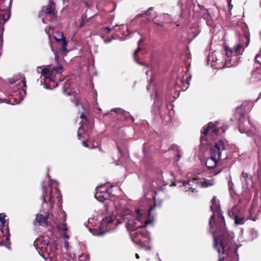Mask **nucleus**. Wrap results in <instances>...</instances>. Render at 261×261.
I'll return each mask as SVG.
<instances>
[{
	"mask_svg": "<svg viewBox=\"0 0 261 261\" xmlns=\"http://www.w3.org/2000/svg\"><path fill=\"white\" fill-rule=\"evenodd\" d=\"M260 57V56L259 55H257L255 57V62H256L257 63H259V61L258 60V58Z\"/></svg>",
	"mask_w": 261,
	"mask_h": 261,
	"instance_id": "obj_34",
	"label": "nucleus"
},
{
	"mask_svg": "<svg viewBox=\"0 0 261 261\" xmlns=\"http://www.w3.org/2000/svg\"><path fill=\"white\" fill-rule=\"evenodd\" d=\"M81 19L85 21H87L88 20V19L87 18V14L86 13L82 14Z\"/></svg>",
	"mask_w": 261,
	"mask_h": 261,
	"instance_id": "obj_29",
	"label": "nucleus"
},
{
	"mask_svg": "<svg viewBox=\"0 0 261 261\" xmlns=\"http://www.w3.org/2000/svg\"><path fill=\"white\" fill-rule=\"evenodd\" d=\"M104 31L105 32H106L107 33H109L111 31V29H110L109 27H106V28H104Z\"/></svg>",
	"mask_w": 261,
	"mask_h": 261,
	"instance_id": "obj_32",
	"label": "nucleus"
},
{
	"mask_svg": "<svg viewBox=\"0 0 261 261\" xmlns=\"http://www.w3.org/2000/svg\"><path fill=\"white\" fill-rule=\"evenodd\" d=\"M1 10H3V12H5V8H4L3 9H1ZM8 10H7V11H8Z\"/></svg>",
	"mask_w": 261,
	"mask_h": 261,
	"instance_id": "obj_49",
	"label": "nucleus"
},
{
	"mask_svg": "<svg viewBox=\"0 0 261 261\" xmlns=\"http://www.w3.org/2000/svg\"><path fill=\"white\" fill-rule=\"evenodd\" d=\"M242 42H245V47L248 46L250 43V36L249 33H245L241 37Z\"/></svg>",
	"mask_w": 261,
	"mask_h": 261,
	"instance_id": "obj_17",
	"label": "nucleus"
},
{
	"mask_svg": "<svg viewBox=\"0 0 261 261\" xmlns=\"http://www.w3.org/2000/svg\"><path fill=\"white\" fill-rule=\"evenodd\" d=\"M55 192L57 194V198L60 201L61 200V198L62 197L60 191H59V190L58 189L56 188Z\"/></svg>",
	"mask_w": 261,
	"mask_h": 261,
	"instance_id": "obj_26",
	"label": "nucleus"
},
{
	"mask_svg": "<svg viewBox=\"0 0 261 261\" xmlns=\"http://www.w3.org/2000/svg\"><path fill=\"white\" fill-rule=\"evenodd\" d=\"M48 219V214L46 213L45 215L38 214L36 215V219L34 221V224L36 225L37 223L39 224L44 223L47 225V219Z\"/></svg>",
	"mask_w": 261,
	"mask_h": 261,
	"instance_id": "obj_11",
	"label": "nucleus"
},
{
	"mask_svg": "<svg viewBox=\"0 0 261 261\" xmlns=\"http://www.w3.org/2000/svg\"><path fill=\"white\" fill-rule=\"evenodd\" d=\"M63 71V67L62 65L58 66H48L47 67L44 68L41 71V75L44 76L45 79V82L48 85L49 87H56L57 84L55 83V76L57 74H60Z\"/></svg>",
	"mask_w": 261,
	"mask_h": 261,
	"instance_id": "obj_2",
	"label": "nucleus"
},
{
	"mask_svg": "<svg viewBox=\"0 0 261 261\" xmlns=\"http://www.w3.org/2000/svg\"><path fill=\"white\" fill-rule=\"evenodd\" d=\"M225 257L219 256V260L218 261H224Z\"/></svg>",
	"mask_w": 261,
	"mask_h": 261,
	"instance_id": "obj_39",
	"label": "nucleus"
},
{
	"mask_svg": "<svg viewBox=\"0 0 261 261\" xmlns=\"http://www.w3.org/2000/svg\"><path fill=\"white\" fill-rule=\"evenodd\" d=\"M182 185L187 188L188 190H191L193 193L196 191L197 186L199 185L198 178H193L188 181H182Z\"/></svg>",
	"mask_w": 261,
	"mask_h": 261,
	"instance_id": "obj_8",
	"label": "nucleus"
},
{
	"mask_svg": "<svg viewBox=\"0 0 261 261\" xmlns=\"http://www.w3.org/2000/svg\"><path fill=\"white\" fill-rule=\"evenodd\" d=\"M12 0H9V6H8V8H10L11 7V6H12Z\"/></svg>",
	"mask_w": 261,
	"mask_h": 261,
	"instance_id": "obj_38",
	"label": "nucleus"
},
{
	"mask_svg": "<svg viewBox=\"0 0 261 261\" xmlns=\"http://www.w3.org/2000/svg\"><path fill=\"white\" fill-rule=\"evenodd\" d=\"M125 114L126 115V118L127 117H130L133 120H134V118L133 117H132V116H130V115H129V113H125Z\"/></svg>",
	"mask_w": 261,
	"mask_h": 261,
	"instance_id": "obj_36",
	"label": "nucleus"
},
{
	"mask_svg": "<svg viewBox=\"0 0 261 261\" xmlns=\"http://www.w3.org/2000/svg\"><path fill=\"white\" fill-rule=\"evenodd\" d=\"M74 104L76 106H79V105L80 104V100L79 99H75V101L74 102Z\"/></svg>",
	"mask_w": 261,
	"mask_h": 261,
	"instance_id": "obj_35",
	"label": "nucleus"
},
{
	"mask_svg": "<svg viewBox=\"0 0 261 261\" xmlns=\"http://www.w3.org/2000/svg\"><path fill=\"white\" fill-rule=\"evenodd\" d=\"M83 145L84 146H85V147H87V148H92L91 147H90L89 146V144H88V142L87 141H83Z\"/></svg>",
	"mask_w": 261,
	"mask_h": 261,
	"instance_id": "obj_31",
	"label": "nucleus"
},
{
	"mask_svg": "<svg viewBox=\"0 0 261 261\" xmlns=\"http://www.w3.org/2000/svg\"><path fill=\"white\" fill-rule=\"evenodd\" d=\"M245 222V218L236 215L234 218V222L237 225L243 224Z\"/></svg>",
	"mask_w": 261,
	"mask_h": 261,
	"instance_id": "obj_19",
	"label": "nucleus"
},
{
	"mask_svg": "<svg viewBox=\"0 0 261 261\" xmlns=\"http://www.w3.org/2000/svg\"><path fill=\"white\" fill-rule=\"evenodd\" d=\"M143 233L139 231L135 232L133 234V240L137 244H140L142 242V238L143 237Z\"/></svg>",
	"mask_w": 261,
	"mask_h": 261,
	"instance_id": "obj_15",
	"label": "nucleus"
},
{
	"mask_svg": "<svg viewBox=\"0 0 261 261\" xmlns=\"http://www.w3.org/2000/svg\"><path fill=\"white\" fill-rule=\"evenodd\" d=\"M244 49L245 47L244 45L241 43L238 44L235 47L234 50L227 46H224L225 55L227 57V58L242 55L244 51Z\"/></svg>",
	"mask_w": 261,
	"mask_h": 261,
	"instance_id": "obj_6",
	"label": "nucleus"
},
{
	"mask_svg": "<svg viewBox=\"0 0 261 261\" xmlns=\"http://www.w3.org/2000/svg\"><path fill=\"white\" fill-rule=\"evenodd\" d=\"M18 85L20 86L21 88H23L22 90L24 92V93L26 92L27 84L25 77H23L21 79V80L18 84Z\"/></svg>",
	"mask_w": 261,
	"mask_h": 261,
	"instance_id": "obj_21",
	"label": "nucleus"
},
{
	"mask_svg": "<svg viewBox=\"0 0 261 261\" xmlns=\"http://www.w3.org/2000/svg\"><path fill=\"white\" fill-rule=\"evenodd\" d=\"M68 243H67L66 244V246H68Z\"/></svg>",
	"mask_w": 261,
	"mask_h": 261,
	"instance_id": "obj_53",
	"label": "nucleus"
},
{
	"mask_svg": "<svg viewBox=\"0 0 261 261\" xmlns=\"http://www.w3.org/2000/svg\"><path fill=\"white\" fill-rule=\"evenodd\" d=\"M5 1H6V0H0V2H1V1H4V2H5Z\"/></svg>",
	"mask_w": 261,
	"mask_h": 261,
	"instance_id": "obj_52",
	"label": "nucleus"
},
{
	"mask_svg": "<svg viewBox=\"0 0 261 261\" xmlns=\"http://www.w3.org/2000/svg\"><path fill=\"white\" fill-rule=\"evenodd\" d=\"M6 214L5 213H0V228H3L5 226L6 221L5 219Z\"/></svg>",
	"mask_w": 261,
	"mask_h": 261,
	"instance_id": "obj_20",
	"label": "nucleus"
},
{
	"mask_svg": "<svg viewBox=\"0 0 261 261\" xmlns=\"http://www.w3.org/2000/svg\"><path fill=\"white\" fill-rule=\"evenodd\" d=\"M94 196L96 199L101 202H103L105 200L109 199L110 197L109 192H106V191H102L101 192H96Z\"/></svg>",
	"mask_w": 261,
	"mask_h": 261,
	"instance_id": "obj_10",
	"label": "nucleus"
},
{
	"mask_svg": "<svg viewBox=\"0 0 261 261\" xmlns=\"http://www.w3.org/2000/svg\"><path fill=\"white\" fill-rule=\"evenodd\" d=\"M136 212H137V213L139 215H140V211H139V210H137Z\"/></svg>",
	"mask_w": 261,
	"mask_h": 261,
	"instance_id": "obj_47",
	"label": "nucleus"
},
{
	"mask_svg": "<svg viewBox=\"0 0 261 261\" xmlns=\"http://www.w3.org/2000/svg\"><path fill=\"white\" fill-rule=\"evenodd\" d=\"M227 128H228V127H227V126H226V125H225V126L223 125V126H222L220 127V128H219V130H220V129H221V130H222V133H225V130L227 129Z\"/></svg>",
	"mask_w": 261,
	"mask_h": 261,
	"instance_id": "obj_30",
	"label": "nucleus"
},
{
	"mask_svg": "<svg viewBox=\"0 0 261 261\" xmlns=\"http://www.w3.org/2000/svg\"><path fill=\"white\" fill-rule=\"evenodd\" d=\"M215 181L214 179H204L202 181H199V185L201 186L202 188H205L214 185Z\"/></svg>",
	"mask_w": 261,
	"mask_h": 261,
	"instance_id": "obj_16",
	"label": "nucleus"
},
{
	"mask_svg": "<svg viewBox=\"0 0 261 261\" xmlns=\"http://www.w3.org/2000/svg\"><path fill=\"white\" fill-rule=\"evenodd\" d=\"M80 118H82V119H84L86 121L87 120L86 116H85V115L84 113L81 114V115L80 116Z\"/></svg>",
	"mask_w": 261,
	"mask_h": 261,
	"instance_id": "obj_33",
	"label": "nucleus"
},
{
	"mask_svg": "<svg viewBox=\"0 0 261 261\" xmlns=\"http://www.w3.org/2000/svg\"><path fill=\"white\" fill-rule=\"evenodd\" d=\"M177 151H178V153L177 154V156L179 158L181 157V155L180 154V153H179V150L178 149H177Z\"/></svg>",
	"mask_w": 261,
	"mask_h": 261,
	"instance_id": "obj_41",
	"label": "nucleus"
},
{
	"mask_svg": "<svg viewBox=\"0 0 261 261\" xmlns=\"http://www.w3.org/2000/svg\"><path fill=\"white\" fill-rule=\"evenodd\" d=\"M41 13L46 16H51L53 19L57 18L58 11L56 8V4L53 0H49L48 4L42 8Z\"/></svg>",
	"mask_w": 261,
	"mask_h": 261,
	"instance_id": "obj_5",
	"label": "nucleus"
},
{
	"mask_svg": "<svg viewBox=\"0 0 261 261\" xmlns=\"http://www.w3.org/2000/svg\"><path fill=\"white\" fill-rule=\"evenodd\" d=\"M43 194L42 195V199L43 202L47 203L45 197L47 196V190L46 186H42Z\"/></svg>",
	"mask_w": 261,
	"mask_h": 261,
	"instance_id": "obj_22",
	"label": "nucleus"
},
{
	"mask_svg": "<svg viewBox=\"0 0 261 261\" xmlns=\"http://www.w3.org/2000/svg\"><path fill=\"white\" fill-rule=\"evenodd\" d=\"M130 225H130V223H127L126 224V227H127V228H130Z\"/></svg>",
	"mask_w": 261,
	"mask_h": 261,
	"instance_id": "obj_40",
	"label": "nucleus"
},
{
	"mask_svg": "<svg viewBox=\"0 0 261 261\" xmlns=\"http://www.w3.org/2000/svg\"><path fill=\"white\" fill-rule=\"evenodd\" d=\"M151 10H152V8H150L148 9V11L146 12V13L147 15H148V14H149V11H150Z\"/></svg>",
	"mask_w": 261,
	"mask_h": 261,
	"instance_id": "obj_44",
	"label": "nucleus"
},
{
	"mask_svg": "<svg viewBox=\"0 0 261 261\" xmlns=\"http://www.w3.org/2000/svg\"><path fill=\"white\" fill-rule=\"evenodd\" d=\"M241 176L244 178V181L247 182L248 177V174L244 171H243L241 174Z\"/></svg>",
	"mask_w": 261,
	"mask_h": 261,
	"instance_id": "obj_27",
	"label": "nucleus"
},
{
	"mask_svg": "<svg viewBox=\"0 0 261 261\" xmlns=\"http://www.w3.org/2000/svg\"><path fill=\"white\" fill-rule=\"evenodd\" d=\"M7 226L8 231H9V229H8V223H7Z\"/></svg>",
	"mask_w": 261,
	"mask_h": 261,
	"instance_id": "obj_50",
	"label": "nucleus"
},
{
	"mask_svg": "<svg viewBox=\"0 0 261 261\" xmlns=\"http://www.w3.org/2000/svg\"><path fill=\"white\" fill-rule=\"evenodd\" d=\"M64 237L67 238V239H69V236L66 234H64Z\"/></svg>",
	"mask_w": 261,
	"mask_h": 261,
	"instance_id": "obj_46",
	"label": "nucleus"
},
{
	"mask_svg": "<svg viewBox=\"0 0 261 261\" xmlns=\"http://www.w3.org/2000/svg\"><path fill=\"white\" fill-rule=\"evenodd\" d=\"M135 256H136V258H137V259H139L140 258V256H139V255L138 253H136Z\"/></svg>",
	"mask_w": 261,
	"mask_h": 261,
	"instance_id": "obj_43",
	"label": "nucleus"
},
{
	"mask_svg": "<svg viewBox=\"0 0 261 261\" xmlns=\"http://www.w3.org/2000/svg\"><path fill=\"white\" fill-rule=\"evenodd\" d=\"M144 40L143 38H141L139 40V41L138 42V47L135 50L134 54V59L138 63V60H139V57H138V54L139 53V51H140L142 49V47H141V44L144 42Z\"/></svg>",
	"mask_w": 261,
	"mask_h": 261,
	"instance_id": "obj_14",
	"label": "nucleus"
},
{
	"mask_svg": "<svg viewBox=\"0 0 261 261\" xmlns=\"http://www.w3.org/2000/svg\"><path fill=\"white\" fill-rule=\"evenodd\" d=\"M211 203L210 208L213 215L208 223L213 233L214 246L219 253L228 255L232 246L233 233L226 228L224 217L217 196H213Z\"/></svg>",
	"mask_w": 261,
	"mask_h": 261,
	"instance_id": "obj_1",
	"label": "nucleus"
},
{
	"mask_svg": "<svg viewBox=\"0 0 261 261\" xmlns=\"http://www.w3.org/2000/svg\"><path fill=\"white\" fill-rule=\"evenodd\" d=\"M10 16V10L0 12V27L3 25L9 20Z\"/></svg>",
	"mask_w": 261,
	"mask_h": 261,
	"instance_id": "obj_13",
	"label": "nucleus"
},
{
	"mask_svg": "<svg viewBox=\"0 0 261 261\" xmlns=\"http://www.w3.org/2000/svg\"><path fill=\"white\" fill-rule=\"evenodd\" d=\"M85 21L80 19V22H79V27L80 28H83L85 25Z\"/></svg>",
	"mask_w": 261,
	"mask_h": 261,
	"instance_id": "obj_28",
	"label": "nucleus"
},
{
	"mask_svg": "<svg viewBox=\"0 0 261 261\" xmlns=\"http://www.w3.org/2000/svg\"><path fill=\"white\" fill-rule=\"evenodd\" d=\"M2 42H3V39L1 37H0V45L2 44Z\"/></svg>",
	"mask_w": 261,
	"mask_h": 261,
	"instance_id": "obj_45",
	"label": "nucleus"
},
{
	"mask_svg": "<svg viewBox=\"0 0 261 261\" xmlns=\"http://www.w3.org/2000/svg\"><path fill=\"white\" fill-rule=\"evenodd\" d=\"M147 223H148V222H147V221H145V225H143V226H140V228H144V227H145L146 226V224H147Z\"/></svg>",
	"mask_w": 261,
	"mask_h": 261,
	"instance_id": "obj_42",
	"label": "nucleus"
},
{
	"mask_svg": "<svg viewBox=\"0 0 261 261\" xmlns=\"http://www.w3.org/2000/svg\"><path fill=\"white\" fill-rule=\"evenodd\" d=\"M232 183H230V182H228L229 189L230 190L232 188Z\"/></svg>",
	"mask_w": 261,
	"mask_h": 261,
	"instance_id": "obj_37",
	"label": "nucleus"
},
{
	"mask_svg": "<svg viewBox=\"0 0 261 261\" xmlns=\"http://www.w3.org/2000/svg\"><path fill=\"white\" fill-rule=\"evenodd\" d=\"M58 228L60 230L67 231L68 230L67 226L66 223L61 224L58 225Z\"/></svg>",
	"mask_w": 261,
	"mask_h": 261,
	"instance_id": "obj_25",
	"label": "nucleus"
},
{
	"mask_svg": "<svg viewBox=\"0 0 261 261\" xmlns=\"http://www.w3.org/2000/svg\"><path fill=\"white\" fill-rule=\"evenodd\" d=\"M228 142L225 139H220L215 143L214 146L211 148L210 156L218 160L221 159V154L226 149Z\"/></svg>",
	"mask_w": 261,
	"mask_h": 261,
	"instance_id": "obj_4",
	"label": "nucleus"
},
{
	"mask_svg": "<svg viewBox=\"0 0 261 261\" xmlns=\"http://www.w3.org/2000/svg\"><path fill=\"white\" fill-rule=\"evenodd\" d=\"M96 192H101L102 191H106V192H109L108 189L105 187L104 185L99 186L96 188Z\"/></svg>",
	"mask_w": 261,
	"mask_h": 261,
	"instance_id": "obj_23",
	"label": "nucleus"
},
{
	"mask_svg": "<svg viewBox=\"0 0 261 261\" xmlns=\"http://www.w3.org/2000/svg\"><path fill=\"white\" fill-rule=\"evenodd\" d=\"M55 39L56 41L59 43L62 46V50L64 51H67V41L66 38L64 37L63 33L62 32H58L56 33V35L54 36Z\"/></svg>",
	"mask_w": 261,
	"mask_h": 261,
	"instance_id": "obj_9",
	"label": "nucleus"
},
{
	"mask_svg": "<svg viewBox=\"0 0 261 261\" xmlns=\"http://www.w3.org/2000/svg\"><path fill=\"white\" fill-rule=\"evenodd\" d=\"M117 148H118L119 151L120 152L121 151L120 148L118 146H117Z\"/></svg>",
	"mask_w": 261,
	"mask_h": 261,
	"instance_id": "obj_48",
	"label": "nucleus"
},
{
	"mask_svg": "<svg viewBox=\"0 0 261 261\" xmlns=\"http://www.w3.org/2000/svg\"><path fill=\"white\" fill-rule=\"evenodd\" d=\"M219 132V128L212 122H209L207 126H204L201 130V142L202 143L203 141H206L208 138L214 139L215 136L218 135Z\"/></svg>",
	"mask_w": 261,
	"mask_h": 261,
	"instance_id": "obj_3",
	"label": "nucleus"
},
{
	"mask_svg": "<svg viewBox=\"0 0 261 261\" xmlns=\"http://www.w3.org/2000/svg\"><path fill=\"white\" fill-rule=\"evenodd\" d=\"M114 221V219L111 217H106L103 218L101 221V225L104 226L106 225V226H108V225L111 223H112Z\"/></svg>",
	"mask_w": 261,
	"mask_h": 261,
	"instance_id": "obj_18",
	"label": "nucleus"
},
{
	"mask_svg": "<svg viewBox=\"0 0 261 261\" xmlns=\"http://www.w3.org/2000/svg\"><path fill=\"white\" fill-rule=\"evenodd\" d=\"M219 160L210 156L205 161V166L208 169H214L213 172L214 175H217L221 171V169L217 167V163Z\"/></svg>",
	"mask_w": 261,
	"mask_h": 261,
	"instance_id": "obj_7",
	"label": "nucleus"
},
{
	"mask_svg": "<svg viewBox=\"0 0 261 261\" xmlns=\"http://www.w3.org/2000/svg\"><path fill=\"white\" fill-rule=\"evenodd\" d=\"M55 200L53 195V192L51 189L49 194V202L53 205L55 203Z\"/></svg>",
	"mask_w": 261,
	"mask_h": 261,
	"instance_id": "obj_24",
	"label": "nucleus"
},
{
	"mask_svg": "<svg viewBox=\"0 0 261 261\" xmlns=\"http://www.w3.org/2000/svg\"><path fill=\"white\" fill-rule=\"evenodd\" d=\"M229 61H230V59H228V60H226V63L227 62Z\"/></svg>",
	"mask_w": 261,
	"mask_h": 261,
	"instance_id": "obj_51",
	"label": "nucleus"
},
{
	"mask_svg": "<svg viewBox=\"0 0 261 261\" xmlns=\"http://www.w3.org/2000/svg\"><path fill=\"white\" fill-rule=\"evenodd\" d=\"M45 241L42 238H37L34 242V246L40 253L43 246L47 245Z\"/></svg>",
	"mask_w": 261,
	"mask_h": 261,
	"instance_id": "obj_12",
	"label": "nucleus"
}]
</instances>
